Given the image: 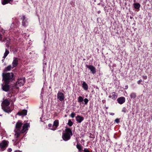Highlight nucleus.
<instances>
[{
	"label": "nucleus",
	"mask_w": 152,
	"mask_h": 152,
	"mask_svg": "<svg viewBox=\"0 0 152 152\" xmlns=\"http://www.w3.org/2000/svg\"><path fill=\"white\" fill-rule=\"evenodd\" d=\"M10 104V101L7 99L4 100L1 104L2 110L5 112L9 113L13 110L12 108L9 106Z\"/></svg>",
	"instance_id": "nucleus-1"
},
{
	"label": "nucleus",
	"mask_w": 152,
	"mask_h": 152,
	"mask_svg": "<svg viewBox=\"0 0 152 152\" xmlns=\"http://www.w3.org/2000/svg\"><path fill=\"white\" fill-rule=\"evenodd\" d=\"M72 133L71 130L70 128H66L65 129V132L62 134V138L64 141H67L69 140Z\"/></svg>",
	"instance_id": "nucleus-2"
},
{
	"label": "nucleus",
	"mask_w": 152,
	"mask_h": 152,
	"mask_svg": "<svg viewBox=\"0 0 152 152\" xmlns=\"http://www.w3.org/2000/svg\"><path fill=\"white\" fill-rule=\"evenodd\" d=\"M22 125V123L21 122H18L16 123L15 128L14 130V136L15 137H18L21 134V130L22 129L21 127Z\"/></svg>",
	"instance_id": "nucleus-3"
},
{
	"label": "nucleus",
	"mask_w": 152,
	"mask_h": 152,
	"mask_svg": "<svg viewBox=\"0 0 152 152\" xmlns=\"http://www.w3.org/2000/svg\"><path fill=\"white\" fill-rule=\"evenodd\" d=\"M2 76L5 83H8L12 79L13 74L12 72H9L6 74L3 73Z\"/></svg>",
	"instance_id": "nucleus-4"
},
{
	"label": "nucleus",
	"mask_w": 152,
	"mask_h": 152,
	"mask_svg": "<svg viewBox=\"0 0 152 152\" xmlns=\"http://www.w3.org/2000/svg\"><path fill=\"white\" fill-rule=\"evenodd\" d=\"M25 82V78L24 77H21L18 79L15 85V88H18L19 87L23 85Z\"/></svg>",
	"instance_id": "nucleus-5"
},
{
	"label": "nucleus",
	"mask_w": 152,
	"mask_h": 152,
	"mask_svg": "<svg viewBox=\"0 0 152 152\" xmlns=\"http://www.w3.org/2000/svg\"><path fill=\"white\" fill-rule=\"evenodd\" d=\"M30 127V125L28 123L24 124L22 127V128L21 130V134L23 133L28 130V128Z\"/></svg>",
	"instance_id": "nucleus-6"
},
{
	"label": "nucleus",
	"mask_w": 152,
	"mask_h": 152,
	"mask_svg": "<svg viewBox=\"0 0 152 152\" xmlns=\"http://www.w3.org/2000/svg\"><path fill=\"white\" fill-rule=\"evenodd\" d=\"M57 98L61 101H63L65 98L64 94L62 92L58 91L57 94Z\"/></svg>",
	"instance_id": "nucleus-7"
},
{
	"label": "nucleus",
	"mask_w": 152,
	"mask_h": 152,
	"mask_svg": "<svg viewBox=\"0 0 152 152\" xmlns=\"http://www.w3.org/2000/svg\"><path fill=\"white\" fill-rule=\"evenodd\" d=\"M18 58L16 57H14L13 58V60L12 63V68H13L14 67H16L18 64Z\"/></svg>",
	"instance_id": "nucleus-8"
},
{
	"label": "nucleus",
	"mask_w": 152,
	"mask_h": 152,
	"mask_svg": "<svg viewBox=\"0 0 152 152\" xmlns=\"http://www.w3.org/2000/svg\"><path fill=\"white\" fill-rule=\"evenodd\" d=\"M86 66L90 70L92 74H94L96 72V68L93 66L86 65Z\"/></svg>",
	"instance_id": "nucleus-9"
},
{
	"label": "nucleus",
	"mask_w": 152,
	"mask_h": 152,
	"mask_svg": "<svg viewBox=\"0 0 152 152\" xmlns=\"http://www.w3.org/2000/svg\"><path fill=\"white\" fill-rule=\"evenodd\" d=\"M59 125V121L58 120H55L53 122V126L54 128L52 129V130H55L56 129Z\"/></svg>",
	"instance_id": "nucleus-10"
},
{
	"label": "nucleus",
	"mask_w": 152,
	"mask_h": 152,
	"mask_svg": "<svg viewBox=\"0 0 152 152\" xmlns=\"http://www.w3.org/2000/svg\"><path fill=\"white\" fill-rule=\"evenodd\" d=\"M117 101L118 103L122 104L125 102V99L124 97H121L117 99Z\"/></svg>",
	"instance_id": "nucleus-11"
},
{
	"label": "nucleus",
	"mask_w": 152,
	"mask_h": 152,
	"mask_svg": "<svg viewBox=\"0 0 152 152\" xmlns=\"http://www.w3.org/2000/svg\"><path fill=\"white\" fill-rule=\"evenodd\" d=\"M7 142L6 141L4 140L0 144V147L3 148H6L7 146Z\"/></svg>",
	"instance_id": "nucleus-12"
},
{
	"label": "nucleus",
	"mask_w": 152,
	"mask_h": 152,
	"mask_svg": "<svg viewBox=\"0 0 152 152\" xmlns=\"http://www.w3.org/2000/svg\"><path fill=\"white\" fill-rule=\"evenodd\" d=\"M76 121L79 123H80L84 119V118L82 116L77 115L76 117Z\"/></svg>",
	"instance_id": "nucleus-13"
},
{
	"label": "nucleus",
	"mask_w": 152,
	"mask_h": 152,
	"mask_svg": "<svg viewBox=\"0 0 152 152\" xmlns=\"http://www.w3.org/2000/svg\"><path fill=\"white\" fill-rule=\"evenodd\" d=\"M27 111L26 110H24L21 112H18V113L19 115H25L27 114Z\"/></svg>",
	"instance_id": "nucleus-14"
},
{
	"label": "nucleus",
	"mask_w": 152,
	"mask_h": 152,
	"mask_svg": "<svg viewBox=\"0 0 152 152\" xmlns=\"http://www.w3.org/2000/svg\"><path fill=\"white\" fill-rule=\"evenodd\" d=\"M2 88L4 91H7L9 89V86L7 84H5L4 86L2 85Z\"/></svg>",
	"instance_id": "nucleus-15"
},
{
	"label": "nucleus",
	"mask_w": 152,
	"mask_h": 152,
	"mask_svg": "<svg viewBox=\"0 0 152 152\" xmlns=\"http://www.w3.org/2000/svg\"><path fill=\"white\" fill-rule=\"evenodd\" d=\"M111 94L112 95V99H113V100H115L116 99V98L118 96L116 94L115 92H112Z\"/></svg>",
	"instance_id": "nucleus-16"
},
{
	"label": "nucleus",
	"mask_w": 152,
	"mask_h": 152,
	"mask_svg": "<svg viewBox=\"0 0 152 152\" xmlns=\"http://www.w3.org/2000/svg\"><path fill=\"white\" fill-rule=\"evenodd\" d=\"M82 87L84 90H87L88 89V86L85 82H83L82 84Z\"/></svg>",
	"instance_id": "nucleus-17"
},
{
	"label": "nucleus",
	"mask_w": 152,
	"mask_h": 152,
	"mask_svg": "<svg viewBox=\"0 0 152 152\" xmlns=\"http://www.w3.org/2000/svg\"><path fill=\"white\" fill-rule=\"evenodd\" d=\"M76 147L78 150L79 152H81L82 150L83 147L80 144H77L76 145Z\"/></svg>",
	"instance_id": "nucleus-18"
},
{
	"label": "nucleus",
	"mask_w": 152,
	"mask_h": 152,
	"mask_svg": "<svg viewBox=\"0 0 152 152\" xmlns=\"http://www.w3.org/2000/svg\"><path fill=\"white\" fill-rule=\"evenodd\" d=\"M130 96L131 99H134L136 97V94L135 93H132L130 94Z\"/></svg>",
	"instance_id": "nucleus-19"
},
{
	"label": "nucleus",
	"mask_w": 152,
	"mask_h": 152,
	"mask_svg": "<svg viewBox=\"0 0 152 152\" xmlns=\"http://www.w3.org/2000/svg\"><path fill=\"white\" fill-rule=\"evenodd\" d=\"M134 6L135 8L139 9L140 8V5L139 3H136L134 4Z\"/></svg>",
	"instance_id": "nucleus-20"
},
{
	"label": "nucleus",
	"mask_w": 152,
	"mask_h": 152,
	"mask_svg": "<svg viewBox=\"0 0 152 152\" xmlns=\"http://www.w3.org/2000/svg\"><path fill=\"white\" fill-rule=\"evenodd\" d=\"M13 0H4L2 2V4L3 5L6 4L9 2L10 1H12Z\"/></svg>",
	"instance_id": "nucleus-21"
},
{
	"label": "nucleus",
	"mask_w": 152,
	"mask_h": 152,
	"mask_svg": "<svg viewBox=\"0 0 152 152\" xmlns=\"http://www.w3.org/2000/svg\"><path fill=\"white\" fill-rule=\"evenodd\" d=\"M9 52L8 50L7 49H6L5 51L4 54V56H3V58H5L7 56V55L9 54Z\"/></svg>",
	"instance_id": "nucleus-22"
},
{
	"label": "nucleus",
	"mask_w": 152,
	"mask_h": 152,
	"mask_svg": "<svg viewBox=\"0 0 152 152\" xmlns=\"http://www.w3.org/2000/svg\"><path fill=\"white\" fill-rule=\"evenodd\" d=\"M77 100H78V102H82L83 101V98L82 96H80L78 97Z\"/></svg>",
	"instance_id": "nucleus-23"
},
{
	"label": "nucleus",
	"mask_w": 152,
	"mask_h": 152,
	"mask_svg": "<svg viewBox=\"0 0 152 152\" xmlns=\"http://www.w3.org/2000/svg\"><path fill=\"white\" fill-rule=\"evenodd\" d=\"M27 22L26 20H23L22 21V25L24 26H27Z\"/></svg>",
	"instance_id": "nucleus-24"
},
{
	"label": "nucleus",
	"mask_w": 152,
	"mask_h": 152,
	"mask_svg": "<svg viewBox=\"0 0 152 152\" xmlns=\"http://www.w3.org/2000/svg\"><path fill=\"white\" fill-rule=\"evenodd\" d=\"M12 67L11 65H9L5 69V70L6 71H10L11 70V68H12Z\"/></svg>",
	"instance_id": "nucleus-25"
},
{
	"label": "nucleus",
	"mask_w": 152,
	"mask_h": 152,
	"mask_svg": "<svg viewBox=\"0 0 152 152\" xmlns=\"http://www.w3.org/2000/svg\"><path fill=\"white\" fill-rule=\"evenodd\" d=\"M68 124L70 126H72L73 125V123L70 120H69L68 121Z\"/></svg>",
	"instance_id": "nucleus-26"
},
{
	"label": "nucleus",
	"mask_w": 152,
	"mask_h": 152,
	"mask_svg": "<svg viewBox=\"0 0 152 152\" xmlns=\"http://www.w3.org/2000/svg\"><path fill=\"white\" fill-rule=\"evenodd\" d=\"M48 127H49L50 129L52 130V128H54L53 126V125H52L51 124H49L48 125Z\"/></svg>",
	"instance_id": "nucleus-27"
},
{
	"label": "nucleus",
	"mask_w": 152,
	"mask_h": 152,
	"mask_svg": "<svg viewBox=\"0 0 152 152\" xmlns=\"http://www.w3.org/2000/svg\"><path fill=\"white\" fill-rule=\"evenodd\" d=\"M83 101H84L85 102V104H87L88 101V100L87 98L85 99Z\"/></svg>",
	"instance_id": "nucleus-28"
},
{
	"label": "nucleus",
	"mask_w": 152,
	"mask_h": 152,
	"mask_svg": "<svg viewBox=\"0 0 152 152\" xmlns=\"http://www.w3.org/2000/svg\"><path fill=\"white\" fill-rule=\"evenodd\" d=\"M21 19L23 20H25L26 19V17L25 16L23 15L22 17L21 18Z\"/></svg>",
	"instance_id": "nucleus-29"
},
{
	"label": "nucleus",
	"mask_w": 152,
	"mask_h": 152,
	"mask_svg": "<svg viewBox=\"0 0 152 152\" xmlns=\"http://www.w3.org/2000/svg\"><path fill=\"white\" fill-rule=\"evenodd\" d=\"M75 113H74L73 112L71 113V116L72 118H73L75 117Z\"/></svg>",
	"instance_id": "nucleus-30"
},
{
	"label": "nucleus",
	"mask_w": 152,
	"mask_h": 152,
	"mask_svg": "<svg viewBox=\"0 0 152 152\" xmlns=\"http://www.w3.org/2000/svg\"><path fill=\"white\" fill-rule=\"evenodd\" d=\"M115 121L117 123H118L120 122L119 119L118 118H116L115 119Z\"/></svg>",
	"instance_id": "nucleus-31"
},
{
	"label": "nucleus",
	"mask_w": 152,
	"mask_h": 152,
	"mask_svg": "<svg viewBox=\"0 0 152 152\" xmlns=\"http://www.w3.org/2000/svg\"><path fill=\"white\" fill-rule=\"evenodd\" d=\"M84 152H90L88 150L87 148H85L84 149Z\"/></svg>",
	"instance_id": "nucleus-32"
},
{
	"label": "nucleus",
	"mask_w": 152,
	"mask_h": 152,
	"mask_svg": "<svg viewBox=\"0 0 152 152\" xmlns=\"http://www.w3.org/2000/svg\"><path fill=\"white\" fill-rule=\"evenodd\" d=\"M142 82V80L141 79H140L137 82V83L138 84H140Z\"/></svg>",
	"instance_id": "nucleus-33"
},
{
	"label": "nucleus",
	"mask_w": 152,
	"mask_h": 152,
	"mask_svg": "<svg viewBox=\"0 0 152 152\" xmlns=\"http://www.w3.org/2000/svg\"><path fill=\"white\" fill-rule=\"evenodd\" d=\"M142 77L144 79H146L147 78V77L146 75L143 76Z\"/></svg>",
	"instance_id": "nucleus-34"
},
{
	"label": "nucleus",
	"mask_w": 152,
	"mask_h": 152,
	"mask_svg": "<svg viewBox=\"0 0 152 152\" xmlns=\"http://www.w3.org/2000/svg\"><path fill=\"white\" fill-rule=\"evenodd\" d=\"M8 151L9 152H10L12 151V149L11 148H9L8 149Z\"/></svg>",
	"instance_id": "nucleus-35"
},
{
	"label": "nucleus",
	"mask_w": 152,
	"mask_h": 152,
	"mask_svg": "<svg viewBox=\"0 0 152 152\" xmlns=\"http://www.w3.org/2000/svg\"><path fill=\"white\" fill-rule=\"evenodd\" d=\"M108 97L109 98H112V95L111 94H110V95Z\"/></svg>",
	"instance_id": "nucleus-36"
},
{
	"label": "nucleus",
	"mask_w": 152,
	"mask_h": 152,
	"mask_svg": "<svg viewBox=\"0 0 152 152\" xmlns=\"http://www.w3.org/2000/svg\"><path fill=\"white\" fill-rule=\"evenodd\" d=\"M110 115H114V113H110Z\"/></svg>",
	"instance_id": "nucleus-37"
},
{
	"label": "nucleus",
	"mask_w": 152,
	"mask_h": 152,
	"mask_svg": "<svg viewBox=\"0 0 152 152\" xmlns=\"http://www.w3.org/2000/svg\"><path fill=\"white\" fill-rule=\"evenodd\" d=\"M2 39V37H1V35H0V41Z\"/></svg>",
	"instance_id": "nucleus-38"
},
{
	"label": "nucleus",
	"mask_w": 152,
	"mask_h": 152,
	"mask_svg": "<svg viewBox=\"0 0 152 152\" xmlns=\"http://www.w3.org/2000/svg\"><path fill=\"white\" fill-rule=\"evenodd\" d=\"M14 152H21V151H20L19 150H17V151H15Z\"/></svg>",
	"instance_id": "nucleus-39"
},
{
	"label": "nucleus",
	"mask_w": 152,
	"mask_h": 152,
	"mask_svg": "<svg viewBox=\"0 0 152 152\" xmlns=\"http://www.w3.org/2000/svg\"><path fill=\"white\" fill-rule=\"evenodd\" d=\"M100 12H101L100 11H98V14H99V13H100Z\"/></svg>",
	"instance_id": "nucleus-40"
},
{
	"label": "nucleus",
	"mask_w": 152,
	"mask_h": 152,
	"mask_svg": "<svg viewBox=\"0 0 152 152\" xmlns=\"http://www.w3.org/2000/svg\"><path fill=\"white\" fill-rule=\"evenodd\" d=\"M122 111H123V112H125V110H122Z\"/></svg>",
	"instance_id": "nucleus-41"
}]
</instances>
